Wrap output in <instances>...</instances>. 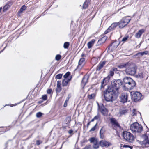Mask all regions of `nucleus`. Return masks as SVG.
<instances>
[{
	"instance_id": "e433bc0d",
	"label": "nucleus",
	"mask_w": 149,
	"mask_h": 149,
	"mask_svg": "<svg viewBox=\"0 0 149 149\" xmlns=\"http://www.w3.org/2000/svg\"><path fill=\"white\" fill-rule=\"evenodd\" d=\"M62 76V74H57L56 76V78L58 79H60L61 78Z\"/></svg>"
},
{
	"instance_id": "052dcab7",
	"label": "nucleus",
	"mask_w": 149,
	"mask_h": 149,
	"mask_svg": "<svg viewBox=\"0 0 149 149\" xmlns=\"http://www.w3.org/2000/svg\"><path fill=\"white\" fill-rule=\"evenodd\" d=\"M84 55L83 54H82V55H81V56H82V57H83V56Z\"/></svg>"
},
{
	"instance_id": "ea45409f",
	"label": "nucleus",
	"mask_w": 149,
	"mask_h": 149,
	"mask_svg": "<svg viewBox=\"0 0 149 149\" xmlns=\"http://www.w3.org/2000/svg\"><path fill=\"white\" fill-rule=\"evenodd\" d=\"M95 138L93 137L89 139V141L91 142H93L94 143V142H96V141H95Z\"/></svg>"
},
{
	"instance_id": "2f4dec72",
	"label": "nucleus",
	"mask_w": 149,
	"mask_h": 149,
	"mask_svg": "<svg viewBox=\"0 0 149 149\" xmlns=\"http://www.w3.org/2000/svg\"><path fill=\"white\" fill-rule=\"evenodd\" d=\"M88 2H87V1L86 0V1L84 2V3L83 6V8L84 9H86V8L88 6Z\"/></svg>"
},
{
	"instance_id": "6e6552de",
	"label": "nucleus",
	"mask_w": 149,
	"mask_h": 149,
	"mask_svg": "<svg viewBox=\"0 0 149 149\" xmlns=\"http://www.w3.org/2000/svg\"><path fill=\"white\" fill-rule=\"evenodd\" d=\"M142 137L143 139L141 141L142 146H148L149 145V130L147 131L144 134H143Z\"/></svg>"
},
{
	"instance_id": "a19ab883",
	"label": "nucleus",
	"mask_w": 149,
	"mask_h": 149,
	"mask_svg": "<svg viewBox=\"0 0 149 149\" xmlns=\"http://www.w3.org/2000/svg\"><path fill=\"white\" fill-rule=\"evenodd\" d=\"M61 81H57V87H61Z\"/></svg>"
},
{
	"instance_id": "a878e982",
	"label": "nucleus",
	"mask_w": 149,
	"mask_h": 149,
	"mask_svg": "<svg viewBox=\"0 0 149 149\" xmlns=\"http://www.w3.org/2000/svg\"><path fill=\"white\" fill-rule=\"evenodd\" d=\"M99 145L97 142H94L93 146V148L94 149H97L99 147Z\"/></svg>"
},
{
	"instance_id": "473e14b6",
	"label": "nucleus",
	"mask_w": 149,
	"mask_h": 149,
	"mask_svg": "<svg viewBox=\"0 0 149 149\" xmlns=\"http://www.w3.org/2000/svg\"><path fill=\"white\" fill-rule=\"evenodd\" d=\"M70 73L69 72H67L63 76V77L65 79H68V76L70 75Z\"/></svg>"
},
{
	"instance_id": "a18cd8bd",
	"label": "nucleus",
	"mask_w": 149,
	"mask_h": 149,
	"mask_svg": "<svg viewBox=\"0 0 149 149\" xmlns=\"http://www.w3.org/2000/svg\"><path fill=\"white\" fill-rule=\"evenodd\" d=\"M100 118V116L99 115L97 114V115L96 116H95L94 117V119L95 120H97L99 119Z\"/></svg>"
},
{
	"instance_id": "f03ea898",
	"label": "nucleus",
	"mask_w": 149,
	"mask_h": 149,
	"mask_svg": "<svg viewBox=\"0 0 149 149\" xmlns=\"http://www.w3.org/2000/svg\"><path fill=\"white\" fill-rule=\"evenodd\" d=\"M130 129L133 133H140L142 131L143 127L137 122L134 123L130 126Z\"/></svg>"
},
{
	"instance_id": "2eb2a0df",
	"label": "nucleus",
	"mask_w": 149,
	"mask_h": 149,
	"mask_svg": "<svg viewBox=\"0 0 149 149\" xmlns=\"http://www.w3.org/2000/svg\"><path fill=\"white\" fill-rule=\"evenodd\" d=\"M99 110L104 116H106L107 115L108 113V110L104 106H101V107L99 106Z\"/></svg>"
},
{
	"instance_id": "79ce46f5",
	"label": "nucleus",
	"mask_w": 149,
	"mask_h": 149,
	"mask_svg": "<svg viewBox=\"0 0 149 149\" xmlns=\"http://www.w3.org/2000/svg\"><path fill=\"white\" fill-rule=\"evenodd\" d=\"M97 125V123H96V125L90 130V131L91 132L94 131L96 129V126Z\"/></svg>"
},
{
	"instance_id": "4d7b16f0",
	"label": "nucleus",
	"mask_w": 149,
	"mask_h": 149,
	"mask_svg": "<svg viewBox=\"0 0 149 149\" xmlns=\"http://www.w3.org/2000/svg\"><path fill=\"white\" fill-rule=\"evenodd\" d=\"M95 120V119H94V118H93V119H92L91 121H90L91 122H93L94 120Z\"/></svg>"
},
{
	"instance_id": "c85d7f7f",
	"label": "nucleus",
	"mask_w": 149,
	"mask_h": 149,
	"mask_svg": "<svg viewBox=\"0 0 149 149\" xmlns=\"http://www.w3.org/2000/svg\"><path fill=\"white\" fill-rule=\"evenodd\" d=\"M26 8V6L24 5L22 6L21 8H20V10L18 11V12L19 13H22L23 11H24Z\"/></svg>"
},
{
	"instance_id": "5701e85b",
	"label": "nucleus",
	"mask_w": 149,
	"mask_h": 149,
	"mask_svg": "<svg viewBox=\"0 0 149 149\" xmlns=\"http://www.w3.org/2000/svg\"><path fill=\"white\" fill-rule=\"evenodd\" d=\"M106 79L107 78H104L101 82V89L103 88L104 86L107 84V82Z\"/></svg>"
},
{
	"instance_id": "393cba45",
	"label": "nucleus",
	"mask_w": 149,
	"mask_h": 149,
	"mask_svg": "<svg viewBox=\"0 0 149 149\" xmlns=\"http://www.w3.org/2000/svg\"><path fill=\"white\" fill-rule=\"evenodd\" d=\"M127 112V110L125 109H121L120 110L119 113L120 116L125 114Z\"/></svg>"
},
{
	"instance_id": "4468645a",
	"label": "nucleus",
	"mask_w": 149,
	"mask_h": 149,
	"mask_svg": "<svg viewBox=\"0 0 149 149\" xmlns=\"http://www.w3.org/2000/svg\"><path fill=\"white\" fill-rule=\"evenodd\" d=\"M99 144L101 147L106 148H107L111 145V144L110 142L104 140L101 141L99 142Z\"/></svg>"
},
{
	"instance_id": "c9c22d12",
	"label": "nucleus",
	"mask_w": 149,
	"mask_h": 149,
	"mask_svg": "<svg viewBox=\"0 0 149 149\" xmlns=\"http://www.w3.org/2000/svg\"><path fill=\"white\" fill-rule=\"evenodd\" d=\"M10 7L7 4L3 8V10L4 11H6Z\"/></svg>"
},
{
	"instance_id": "1a4fd4ad",
	"label": "nucleus",
	"mask_w": 149,
	"mask_h": 149,
	"mask_svg": "<svg viewBox=\"0 0 149 149\" xmlns=\"http://www.w3.org/2000/svg\"><path fill=\"white\" fill-rule=\"evenodd\" d=\"M124 138L127 141L132 142L134 140L133 135L130 132L127 131L123 132V135Z\"/></svg>"
},
{
	"instance_id": "4c0bfd02",
	"label": "nucleus",
	"mask_w": 149,
	"mask_h": 149,
	"mask_svg": "<svg viewBox=\"0 0 149 149\" xmlns=\"http://www.w3.org/2000/svg\"><path fill=\"white\" fill-rule=\"evenodd\" d=\"M61 58V56L59 54L56 55L55 57V59L57 61L59 60Z\"/></svg>"
},
{
	"instance_id": "c03bdc74",
	"label": "nucleus",
	"mask_w": 149,
	"mask_h": 149,
	"mask_svg": "<svg viewBox=\"0 0 149 149\" xmlns=\"http://www.w3.org/2000/svg\"><path fill=\"white\" fill-rule=\"evenodd\" d=\"M47 97L46 95H44L42 96V99L44 100H47Z\"/></svg>"
},
{
	"instance_id": "39448f33",
	"label": "nucleus",
	"mask_w": 149,
	"mask_h": 149,
	"mask_svg": "<svg viewBox=\"0 0 149 149\" xmlns=\"http://www.w3.org/2000/svg\"><path fill=\"white\" fill-rule=\"evenodd\" d=\"M125 71L127 74L131 75H134L136 72L135 65L133 63H130L127 68L125 70Z\"/></svg>"
},
{
	"instance_id": "6ab92c4d",
	"label": "nucleus",
	"mask_w": 149,
	"mask_h": 149,
	"mask_svg": "<svg viewBox=\"0 0 149 149\" xmlns=\"http://www.w3.org/2000/svg\"><path fill=\"white\" fill-rule=\"evenodd\" d=\"M105 63L106 62L105 61H103L102 62H100L96 68V70H101L105 65Z\"/></svg>"
},
{
	"instance_id": "423d86ee",
	"label": "nucleus",
	"mask_w": 149,
	"mask_h": 149,
	"mask_svg": "<svg viewBox=\"0 0 149 149\" xmlns=\"http://www.w3.org/2000/svg\"><path fill=\"white\" fill-rule=\"evenodd\" d=\"M130 93L132 99L134 102H139L142 100V95L140 92L137 91L133 92H131Z\"/></svg>"
},
{
	"instance_id": "6e6d98bb",
	"label": "nucleus",
	"mask_w": 149,
	"mask_h": 149,
	"mask_svg": "<svg viewBox=\"0 0 149 149\" xmlns=\"http://www.w3.org/2000/svg\"><path fill=\"white\" fill-rule=\"evenodd\" d=\"M117 70V68H113V71H116Z\"/></svg>"
},
{
	"instance_id": "49530a36",
	"label": "nucleus",
	"mask_w": 149,
	"mask_h": 149,
	"mask_svg": "<svg viewBox=\"0 0 149 149\" xmlns=\"http://www.w3.org/2000/svg\"><path fill=\"white\" fill-rule=\"evenodd\" d=\"M114 74V72L113 70H110L109 73V75L113 76Z\"/></svg>"
},
{
	"instance_id": "f8f14e48",
	"label": "nucleus",
	"mask_w": 149,
	"mask_h": 149,
	"mask_svg": "<svg viewBox=\"0 0 149 149\" xmlns=\"http://www.w3.org/2000/svg\"><path fill=\"white\" fill-rule=\"evenodd\" d=\"M119 26L118 23H114L111 24V25L109 27V28L104 32V33L106 34L110 31L111 30H113L115 29L116 26Z\"/></svg>"
},
{
	"instance_id": "8fccbe9b",
	"label": "nucleus",
	"mask_w": 149,
	"mask_h": 149,
	"mask_svg": "<svg viewBox=\"0 0 149 149\" xmlns=\"http://www.w3.org/2000/svg\"><path fill=\"white\" fill-rule=\"evenodd\" d=\"M68 99H67L65 101L64 104V107H65L67 106V102L68 101Z\"/></svg>"
},
{
	"instance_id": "20e7f679",
	"label": "nucleus",
	"mask_w": 149,
	"mask_h": 149,
	"mask_svg": "<svg viewBox=\"0 0 149 149\" xmlns=\"http://www.w3.org/2000/svg\"><path fill=\"white\" fill-rule=\"evenodd\" d=\"M122 84V81L120 79H113L111 82V86L108 87L112 88L115 91H117L118 92V89Z\"/></svg>"
},
{
	"instance_id": "680f3d73",
	"label": "nucleus",
	"mask_w": 149,
	"mask_h": 149,
	"mask_svg": "<svg viewBox=\"0 0 149 149\" xmlns=\"http://www.w3.org/2000/svg\"><path fill=\"white\" fill-rule=\"evenodd\" d=\"M5 47L4 48L3 50L5 49Z\"/></svg>"
},
{
	"instance_id": "f704fd0d",
	"label": "nucleus",
	"mask_w": 149,
	"mask_h": 149,
	"mask_svg": "<svg viewBox=\"0 0 149 149\" xmlns=\"http://www.w3.org/2000/svg\"><path fill=\"white\" fill-rule=\"evenodd\" d=\"M43 114L41 112H38L36 114V116L37 118H40V117Z\"/></svg>"
},
{
	"instance_id": "b1692460",
	"label": "nucleus",
	"mask_w": 149,
	"mask_h": 149,
	"mask_svg": "<svg viewBox=\"0 0 149 149\" xmlns=\"http://www.w3.org/2000/svg\"><path fill=\"white\" fill-rule=\"evenodd\" d=\"M95 42V40H92L91 41L89 42L88 43V48H91Z\"/></svg>"
},
{
	"instance_id": "09e8293b",
	"label": "nucleus",
	"mask_w": 149,
	"mask_h": 149,
	"mask_svg": "<svg viewBox=\"0 0 149 149\" xmlns=\"http://www.w3.org/2000/svg\"><path fill=\"white\" fill-rule=\"evenodd\" d=\"M61 90V87H57L56 89V91L57 92H60Z\"/></svg>"
},
{
	"instance_id": "3c124183",
	"label": "nucleus",
	"mask_w": 149,
	"mask_h": 149,
	"mask_svg": "<svg viewBox=\"0 0 149 149\" xmlns=\"http://www.w3.org/2000/svg\"><path fill=\"white\" fill-rule=\"evenodd\" d=\"M42 143V141H41L39 140H37L36 141V144L39 145Z\"/></svg>"
},
{
	"instance_id": "aec40b11",
	"label": "nucleus",
	"mask_w": 149,
	"mask_h": 149,
	"mask_svg": "<svg viewBox=\"0 0 149 149\" xmlns=\"http://www.w3.org/2000/svg\"><path fill=\"white\" fill-rule=\"evenodd\" d=\"M88 78L89 77L88 75H85L82 79V84L85 85L87 82Z\"/></svg>"
},
{
	"instance_id": "72a5a7b5",
	"label": "nucleus",
	"mask_w": 149,
	"mask_h": 149,
	"mask_svg": "<svg viewBox=\"0 0 149 149\" xmlns=\"http://www.w3.org/2000/svg\"><path fill=\"white\" fill-rule=\"evenodd\" d=\"M69 45V43L68 42H65L64 43L63 45V47L64 48L67 49Z\"/></svg>"
},
{
	"instance_id": "13d9d810",
	"label": "nucleus",
	"mask_w": 149,
	"mask_h": 149,
	"mask_svg": "<svg viewBox=\"0 0 149 149\" xmlns=\"http://www.w3.org/2000/svg\"><path fill=\"white\" fill-rule=\"evenodd\" d=\"M90 123L91 122H89L87 124V126H88L90 125Z\"/></svg>"
},
{
	"instance_id": "37998d69",
	"label": "nucleus",
	"mask_w": 149,
	"mask_h": 149,
	"mask_svg": "<svg viewBox=\"0 0 149 149\" xmlns=\"http://www.w3.org/2000/svg\"><path fill=\"white\" fill-rule=\"evenodd\" d=\"M128 38V37H124L122 39V41L123 42H125L127 40Z\"/></svg>"
},
{
	"instance_id": "bb28decb",
	"label": "nucleus",
	"mask_w": 149,
	"mask_h": 149,
	"mask_svg": "<svg viewBox=\"0 0 149 149\" xmlns=\"http://www.w3.org/2000/svg\"><path fill=\"white\" fill-rule=\"evenodd\" d=\"M136 77L138 78H142L143 77V73L142 72H140L136 74Z\"/></svg>"
},
{
	"instance_id": "bf43d9fd",
	"label": "nucleus",
	"mask_w": 149,
	"mask_h": 149,
	"mask_svg": "<svg viewBox=\"0 0 149 149\" xmlns=\"http://www.w3.org/2000/svg\"><path fill=\"white\" fill-rule=\"evenodd\" d=\"M2 9V8H0V12H1Z\"/></svg>"
},
{
	"instance_id": "f3484780",
	"label": "nucleus",
	"mask_w": 149,
	"mask_h": 149,
	"mask_svg": "<svg viewBox=\"0 0 149 149\" xmlns=\"http://www.w3.org/2000/svg\"><path fill=\"white\" fill-rule=\"evenodd\" d=\"M144 31L145 30L143 29H142L139 30L138 32L135 34V37L137 38H140L142 33H144Z\"/></svg>"
},
{
	"instance_id": "f257e3e1",
	"label": "nucleus",
	"mask_w": 149,
	"mask_h": 149,
	"mask_svg": "<svg viewBox=\"0 0 149 149\" xmlns=\"http://www.w3.org/2000/svg\"><path fill=\"white\" fill-rule=\"evenodd\" d=\"M103 93L105 100L108 102L112 101L116 98L118 95V91H115L112 88L108 87L103 92Z\"/></svg>"
},
{
	"instance_id": "de8ad7c7",
	"label": "nucleus",
	"mask_w": 149,
	"mask_h": 149,
	"mask_svg": "<svg viewBox=\"0 0 149 149\" xmlns=\"http://www.w3.org/2000/svg\"><path fill=\"white\" fill-rule=\"evenodd\" d=\"M141 56V54L140 52L137 53L134 56H138V57Z\"/></svg>"
},
{
	"instance_id": "ddd939ff",
	"label": "nucleus",
	"mask_w": 149,
	"mask_h": 149,
	"mask_svg": "<svg viewBox=\"0 0 149 149\" xmlns=\"http://www.w3.org/2000/svg\"><path fill=\"white\" fill-rule=\"evenodd\" d=\"M119 44H117L116 42H113L111 45H110L108 47V51L109 50V52L111 51H112L115 49L118 46Z\"/></svg>"
},
{
	"instance_id": "864d4df0",
	"label": "nucleus",
	"mask_w": 149,
	"mask_h": 149,
	"mask_svg": "<svg viewBox=\"0 0 149 149\" xmlns=\"http://www.w3.org/2000/svg\"><path fill=\"white\" fill-rule=\"evenodd\" d=\"M52 91V90L51 89H48L47 90V93L48 94H50L51 93Z\"/></svg>"
},
{
	"instance_id": "58836bf2",
	"label": "nucleus",
	"mask_w": 149,
	"mask_h": 149,
	"mask_svg": "<svg viewBox=\"0 0 149 149\" xmlns=\"http://www.w3.org/2000/svg\"><path fill=\"white\" fill-rule=\"evenodd\" d=\"M141 54V56L147 54H148V51H146L143 52H140Z\"/></svg>"
},
{
	"instance_id": "0eeeda50",
	"label": "nucleus",
	"mask_w": 149,
	"mask_h": 149,
	"mask_svg": "<svg viewBox=\"0 0 149 149\" xmlns=\"http://www.w3.org/2000/svg\"><path fill=\"white\" fill-rule=\"evenodd\" d=\"M131 19L129 17L127 16L123 17L121 20L118 22L119 26L120 28H123L125 27L130 22Z\"/></svg>"
},
{
	"instance_id": "412c9836",
	"label": "nucleus",
	"mask_w": 149,
	"mask_h": 149,
	"mask_svg": "<svg viewBox=\"0 0 149 149\" xmlns=\"http://www.w3.org/2000/svg\"><path fill=\"white\" fill-rule=\"evenodd\" d=\"M130 63H126L122 64L118 66V67L120 68H127L128 67V65H129Z\"/></svg>"
},
{
	"instance_id": "7c9ffc66",
	"label": "nucleus",
	"mask_w": 149,
	"mask_h": 149,
	"mask_svg": "<svg viewBox=\"0 0 149 149\" xmlns=\"http://www.w3.org/2000/svg\"><path fill=\"white\" fill-rule=\"evenodd\" d=\"M106 37L104 36L102 38H101L98 41V42L101 43L104 42V41L106 40Z\"/></svg>"
},
{
	"instance_id": "9d476101",
	"label": "nucleus",
	"mask_w": 149,
	"mask_h": 149,
	"mask_svg": "<svg viewBox=\"0 0 149 149\" xmlns=\"http://www.w3.org/2000/svg\"><path fill=\"white\" fill-rule=\"evenodd\" d=\"M111 124L113 128L115 130L121 129V127L118 123L116 120L114 118H111L110 119Z\"/></svg>"
},
{
	"instance_id": "7ed1b4c3",
	"label": "nucleus",
	"mask_w": 149,
	"mask_h": 149,
	"mask_svg": "<svg viewBox=\"0 0 149 149\" xmlns=\"http://www.w3.org/2000/svg\"><path fill=\"white\" fill-rule=\"evenodd\" d=\"M123 83L130 89H133L136 86V83L131 78L126 77L123 79Z\"/></svg>"
},
{
	"instance_id": "dca6fc26",
	"label": "nucleus",
	"mask_w": 149,
	"mask_h": 149,
	"mask_svg": "<svg viewBox=\"0 0 149 149\" xmlns=\"http://www.w3.org/2000/svg\"><path fill=\"white\" fill-rule=\"evenodd\" d=\"M85 61V59L84 58H81L80 59L77 67L78 69L80 70L82 68L84 65Z\"/></svg>"
},
{
	"instance_id": "4be33fe9",
	"label": "nucleus",
	"mask_w": 149,
	"mask_h": 149,
	"mask_svg": "<svg viewBox=\"0 0 149 149\" xmlns=\"http://www.w3.org/2000/svg\"><path fill=\"white\" fill-rule=\"evenodd\" d=\"M96 93L95 92L91 94H89L88 96V98L90 99H94L96 95Z\"/></svg>"
},
{
	"instance_id": "9b49d317",
	"label": "nucleus",
	"mask_w": 149,
	"mask_h": 149,
	"mask_svg": "<svg viewBox=\"0 0 149 149\" xmlns=\"http://www.w3.org/2000/svg\"><path fill=\"white\" fill-rule=\"evenodd\" d=\"M128 95L127 93H123L120 96V101L123 103L126 102L127 100Z\"/></svg>"
},
{
	"instance_id": "cd10ccee",
	"label": "nucleus",
	"mask_w": 149,
	"mask_h": 149,
	"mask_svg": "<svg viewBox=\"0 0 149 149\" xmlns=\"http://www.w3.org/2000/svg\"><path fill=\"white\" fill-rule=\"evenodd\" d=\"M137 114L141 115L140 113L136 111L135 109H133L132 114V116H135Z\"/></svg>"
},
{
	"instance_id": "c756f323",
	"label": "nucleus",
	"mask_w": 149,
	"mask_h": 149,
	"mask_svg": "<svg viewBox=\"0 0 149 149\" xmlns=\"http://www.w3.org/2000/svg\"><path fill=\"white\" fill-rule=\"evenodd\" d=\"M103 132H104V131L103 130V127H102L100 131V138L101 139H103L104 138V136L103 134Z\"/></svg>"
},
{
	"instance_id": "a211bd4d",
	"label": "nucleus",
	"mask_w": 149,
	"mask_h": 149,
	"mask_svg": "<svg viewBox=\"0 0 149 149\" xmlns=\"http://www.w3.org/2000/svg\"><path fill=\"white\" fill-rule=\"evenodd\" d=\"M71 79V78H68V79H64L62 81V86H66L68 84V83L70 81Z\"/></svg>"
},
{
	"instance_id": "603ef678",
	"label": "nucleus",
	"mask_w": 149,
	"mask_h": 149,
	"mask_svg": "<svg viewBox=\"0 0 149 149\" xmlns=\"http://www.w3.org/2000/svg\"><path fill=\"white\" fill-rule=\"evenodd\" d=\"M13 3L11 2H9L7 4L9 6V7H10L12 5Z\"/></svg>"
},
{
	"instance_id": "5fc2aeb1",
	"label": "nucleus",
	"mask_w": 149,
	"mask_h": 149,
	"mask_svg": "<svg viewBox=\"0 0 149 149\" xmlns=\"http://www.w3.org/2000/svg\"><path fill=\"white\" fill-rule=\"evenodd\" d=\"M72 132H73V131L71 130H70L69 131V134H71L72 133Z\"/></svg>"
}]
</instances>
